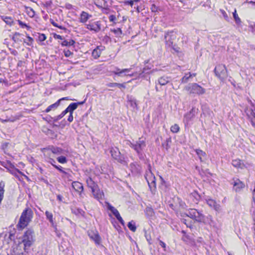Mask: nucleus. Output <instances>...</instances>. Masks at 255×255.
Instances as JSON below:
<instances>
[{
  "label": "nucleus",
  "mask_w": 255,
  "mask_h": 255,
  "mask_svg": "<svg viewBox=\"0 0 255 255\" xmlns=\"http://www.w3.org/2000/svg\"><path fill=\"white\" fill-rule=\"evenodd\" d=\"M186 215L197 222H203L209 225H211L213 222L211 216L209 215L205 217L203 214L195 209H190Z\"/></svg>",
  "instance_id": "f257e3e1"
},
{
  "label": "nucleus",
  "mask_w": 255,
  "mask_h": 255,
  "mask_svg": "<svg viewBox=\"0 0 255 255\" xmlns=\"http://www.w3.org/2000/svg\"><path fill=\"white\" fill-rule=\"evenodd\" d=\"M33 217V212L30 208L25 209L21 213L17 225L18 228L23 229L31 222Z\"/></svg>",
  "instance_id": "f03ea898"
},
{
  "label": "nucleus",
  "mask_w": 255,
  "mask_h": 255,
  "mask_svg": "<svg viewBox=\"0 0 255 255\" xmlns=\"http://www.w3.org/2000/svg\"><path fill=\"white\" fill-rule=\"evenodd\" d=\"M35 241V235L33 230L28 229L22 238V243L24 245V249L26 251L32 245Z\"/></svg>",
  "instance_id": "7ed1b4c3"
},
{
  "label": "nucleus",
  "mask_w": 255,
  "mask_h": 255,
  "mask_svg": "<svg viewBox=\"0 0 255 255\" xmlns=\"http://www.w3.org/2000/svg\"><path fill=\"white\" fill-rule=\"evenodd\" d=\"M128 142V145L132 148L137 153L140 158H143L142 151L146 146L145 139L143 137H139L135 143Z\"/></svg>",
  "instance_id": "20e7f679"
},
{
  "label": "nucleus",
  "mask_w": 255,
  "mask_h": 255,
  "mask_svg": "<svg viewBox=\"0 0 255 255\" xmlns=\"http://www.w3.org/2000/svg\"><path fill=\"white\" fill-rule=\"evenodd\" d=\"M185 90L190 94L202 95L205 94V90L196 83L189 84Z\"/></svg>",
  "instance_id": "39448f33"
},
{
  "label": "nucleus",
  "mask_w": 255,
  "mask_h": 255,
  "mask_svg": "<svg viewBox=\"0 0 255 255\" xmlns=\"http://www.w3.org/2000/svg\"><path fill=\"white\" fill-rule=\"evenodd\" d=\"M214 71L216 76L222 81L226 79L228 76L226 67L224 65L219 64L217 65L215 67Z\"/></svg>",
  "instance_id": "423d86ee"
},
{
  "label": "nucleus",
  "mask_w": 255,
  "mask_h": 255,
  "mask_svg": "<svg viewBox=\"0 0 255 255\" xmlns=\"http://www.w3.org/2000/svg\"><path fill=\"white\" fill-rule=\"evenodd\" d=\"M145 177L151 191L153 193L155 192L156 188L155 177L150 169L146 172Z\"/></svg>",
  "instance_id": "0eeeda50"
},
{
  "label": "nucleus",
  "mask_w": 255,
  "mask_h": 255,
  "mask_svg": "<svg viewBox=\"0 0 255 255\" xmlns=\"http://www.w3.org/2000/svg\"><path fill=\"white\" fill-rule=\"evenodd\" d=\"M110 152L112 156L118 161L123 164L126 165L127 162L125 160L124 157L121 155L119 149L117 147H112L111 148Z\"/></svg>",
  "instance_id": "6e6552de"
},
{
  "label": "nucleus",
  "mask_w": 255,
  "mask_h": 255,
  "mask_svg": "<svg viewBox=\"0 0 255 255\" xmlns=\"http://www.w3.org/2000/svg\"><path fill=\"white\" fill-rule=\"evenodd\" d=\"M198 109L193 108L189 113L184 115V122L188 125L189 123L193 119L195 115L198 113Z\"/></svg>",
  "instance_id": "1a4fd4ad"
},
{
  "label": "nucleus",
  "mask_w": 255,
  "mask_h": 255,
  "mask_svg": "<svg viewBox=\"0 0 255 255\" xmlns=\"http://www.w3.org/2000/svg\"><path fill=\"white\" fill-rule=\"evenodd\" d=\"M88 234L90 238L93 240L96 244H100L101 242V239L97 230H90L88 232Z\"/></svg>",
  "instance_id": "9d476101"
},
{
  "label": "nucleus",
  "mask_w": 255,
  "mask_h": 255,
  "mask_svg": "<svg viewBox=\"0 0 255 255\" xmlns=\"http://www.w3.org/2000/svg\"><path fill=\"white\" fill-rule=\"evenodd\" d=\"M86 28L91 31H94L95 32H98L101 30V23L100 21H98L93 23H89L86 25Z\"/></svg>",
  "instance_id": "9b49d317"
},
{
  "label": "nucleus",
  "mask_w": 255,
  "mask_h": 255,
  "mask_svg": "<svg viewBox=\"0 0 255 255\" xmlns=\"http://www.w3.org/2000/svg\"><path fill=\"white\" fill-rule=\"evenodd\" d=\"M175 38L176 35L173 32L166 34L165 35L166 45L168 47H172L173 44V41Z\"/></svg>",
  "instance_id": "f8f14e48"
},
{
  "label": "nucleus",
  "mask_w": 255,
  "mask_h": 255,
  "mask_svg": "<svg viewBox=\"0 0 255 255\" xmlns=\"http://www.w3.org/2000/svg\"><path fill=\"white\" fill-rule=\"evenodd\" d=\"M247 116L250 119L252 126L255 128V113L253 109L247 108L245 111Z\"/></svg>",
  "instance_id": "ddd939ff"
},
{
  "label": "nucleus",
  "mask_w": 255,
  "mask_h": 255,
  "mask_svg": "<svg viewBox=\"0 0 255 255\" xmlns=\"http://www.w3.org/2000/svg\"><path fill=\"white\" fill-rule=\"evenodd\" d=\"M233 186L234 189L236 192L241 191L245 187V184L238 179L234 180Z\"/></svg>",
  "instance_id": "4468645a"
},
{
  "label": "nucleus",
  "mask_w": 255,
  "mask_h": 255,
  "mask_svg": "<svg viewBox=\"0 0 255 255\" xmlns=\"http://www.w3.org/2000/svg\"><path fill=\"white\" fill-rule=\"evenodd\" d=\"M86 101V99L83 101L73 103L70 104L69 106L66 109L67 113H73V111L77 109L78 106L83 105Z\"/></svg>",
  "instance_id": "2eb2a0df"
},
{
  "label": "nucleus",
  "mask_w": 255,
  "mask_h": 255,
  "mask_svg": "<svg viewBox=\"0 0 255 255\" xmlns=\"http://www.w3.org/2000/svg\"><path fill=\"white\" fill-rule=\"evenodd\" d=\"M206 202L210 207L213 208L216 211H220L221 210V206L217 204L215 200L208 199L206 200Z\"/></svg>",
  "instance_id": "dca6fc26"
},
{
  "label": "nucleus",
  "mask_w": 255,
  "mask_h": 255,
  "mask_svg": "<svg viewBox=\"0 0 255 255\" xmlns=\"http://www.w3.org/2000/svg\"><path fill=\"white\" fill-rule=\"evenodd\" d=\"M127 106L130 107L133 110H137V103L132 97H128Z\"/></svg>",
  "instance_id": "f3484780"
},
{
  "label": "nucleus",
  "mask_w": 255,
  "mask_h": 255,
  "mask_svg": "<svg viewBox=\"0 0 255 255\" xmlns=\"http://www.w3.org/2000/svg\"><path fill=\"white\" fill-rule=\"evenodd\" d=\"M73 188L77 192L81 194L83 191V186L82 183L78 181H74L72 184Z\"/></svg>",
  "instance_id": "a211bd4d"
},
{
  "label": "nucleus",
  "mask_w": 255,
  "mask_h": 255,
  "mask_svg": "<svg viewBox=\"0 0 255 255\" xmlns=\"http://www.w3.org/2000/svg\"><path fill=\"white\" fill-rule=\"evenodd\" d=\"M47 154H49V152H50L56 155H60L63 153V150L60 147L52 146L47 149Z\"/></svg>",
  "instance_id": "6ab92c4d"
},
{
  "label": "nucleus",
  "mask_w": 255,
  "mask_h": 255,
  "mask_svg": "<svg viewBox=\"0 0 255 255\" xmlns=\"http://www.w3.org/2000/svg\"><path fill=\"white\" fill-rule=\"evenodd\" d=\"M131 69L130 68H126V69H123L121 70L120 69L118 68H116L115 71H113V72L116 75H118L120 77H123V75H122V73H125V75H128L127 73H129Z\"/></svg>",
  "instance_id": "aec40b11"
},
{
  "label": "nucleus",
  "mask_w": 255,
  "mask_h": 255,
  "mask_svg": "<svg viewBox=\"0 0 255 255\" xmlns=\"http://www.w3.org/2000/svg\"><path fill=\"white\" fill-rule=\"evenodd\" d=\"M92 193L94 197L98 200L102 199L104 196L103 192L98 189V187L95 188L94 192H92Z\"/></svg>",
  "instance_id": "412c9836"
},
{
  "label": "nucleus",
  "mask_w": 255,
  "mask_h": 255,
  "mask_svg": "<svg viewBox=\"0 0 255 255\" xmlns=\"http://www.w3.org/2000/svg\"><path fill=\"white\" fill-rule=\"evenodd\" d=\"M130 168L132 173L134 174L139 173L140 172L141 168L140 166L135 163H131L130 164Z\"/></svg>",
  "instance_id": "4be33fe9"
},
{
  "label": "nucleus",
  "mask_w": 255,
  "mask_h": 255,
  "mask_svg": "<svg viewBox=\"0 0 255 255\" xmlns=\"http://www.w3.org/2000/svg\"><path fill=\"white\" fill-rule=\"evenodd\" d=\"M107 205L108 209L110 210L113 215L116 217L117 219L119 216H120V214L117 209L112 206L110 203H106Z\"/></svg>",
  "instance_id": "5701e85b"
},
{
  "label": "nucleus",
  "mask_w": 255,
  "mask_h": 255,
  "mask_svg": "<svg viewBox=\"0 0 255 255\" xmlns=\"http://www.w3.org/2000/svg\"><path fill=\"white\" fill-rule=\"evenodd\" d=\"M91 16L87 12L82 11L80 14V21L82 23H85Z\"/></svg>",
  "instance_id": "b1692460"
},
{
  "label": "nucleus",
  "mask_w": 255,
  "mask_h": 255,
  "mask_svg": "<svg viewBox=\"0 0 255 255\" xmlns=\"http://www.w3.org/2000/svg\"><path fill=\"white\" fill-rule=\"evenodd\" d=\"M87 183L88 186L91 189L92 192H94L95 188H96L98 186L94 182V181L91 178H89L87 179Z\"/></svg>",
  "instance_id": "393cba45"
},
{
  "label": "nucleus",
  "mask_w": 255,
  "mask_h": 255,
  "mask_svg": "<svg viewBox=\"0 0 255 255\" xmlns=\"http://www.w3.org/2000/svg\"><path fill=\"white\" fill-rule=\"evenodd\" d=\"M64 99H65L64 98H63L61 99H60L57 102H56L55 103L52 104L50 106H49V107H48V108L45 110V112L48 113L50 111H51V110H54L56 109L59 106L60 101L64 100Z\"/></svg>",
  "instance_id": "a878e982"
},
{
  "label": "nucleus",
  "mask_w": 255,
  "mask_h": 255,
  "mask_svg": "<svg viewBox=\"0 0 255 255\" xmlns=\"http://www.w3.org/2000/svg\"><path fill=\"white\" fill-rule=\"evenodd\" d=\"M12 40L16 43L22 42L23 38L22 35L19 33L15 32L12 36Z\"/></svg>",
  "instance_id": "bb28decb"
},
{
  "label": "nucleus",
  "mask_w": 255,
  "mask_h": 255,
  "mask_svg": "<svg viewBox=\"0 0 255 255\" xmlns=\"http://www.w3.org/2000/svg\"><path fill=\"white\" fill-rule=\"evenodd\" d=\"M196 74H191L190 73H188L185 74L184 76L182 78V83H186L189 81L193 78L195 77Z\"/></svg>",
  "instance_id": "cd10ccee"
},
{
  "label": "nucleus",
  "mask_w": 255,
  "mask_h": 255,
  "mask_svg": "<svg viewBox=\"0 0 255 255\" xmlns=\"http://www.w3.org/2000/svg\"><path fill=\"white\" fill-rule=\"evenodd\" d=\"M170 81V79L168 77L163 76L159 78L158 79V83L161 85L163 86L167 84Z\"/></svg>",
  "instance_id": "c85d7f7f"
},
{
  "label": "nucleus",
  "mask_w": 255,
  "mask_h": 255,
  "mask_svg": "<svg viewBox=\"0 0 255 255\" xmlns=\"http://www.w3.org/2000/svg\"><path fill=\"white\" fill-rule=\"evenodd\" d=\"M196 152L197 154L198 155L200 161H203L205 159V157L206 155V153L204 151H203L200 149H196Z\"/></svg>",
  "instance_id": "c756f323"
},
{
  "label": "nucleus",
  "mask_w": 255,
  "mask_h": 255,
  "mask_svg": "<svg viewBox=\"0 0 255 255\" xmlns=\"http://www.w3.org/2000/svg\"><path fill=\"white\" fill-rule=\"evenodd\" d=\"M101 50L99 47H97L93 51L92 56L95 59L98 58L101 54Z\"/></svg>",
  "instance_id": "7c9ffc66"
},
{
  "label": "nucleus",
  "mask_w": 255,
  "mask_h": 255,
  "mask_svg": "<svg viewBox=\"0 0 255 255\" xmlns=\"http://www.w3.org/2000/svg\"><path fill=\"white\" fill-rule=\"evenodd\" d=\"M45 215L46 217V219L49 221L51 225L53 226L54 224V222L53 220V214H52V213L48 211H46L45 212Z\"/></svg>",
  "instance_id": "2f4dec72"
},
{
  "label": "nucleus",
  "mask_w": 255,
  "mask_h": 255,
  "mask_svg": "<svg viewBox=\"0 0 255 255\" xmlns=\"http://www.w3.org/2000/svg\"><path fill=\"white\" fill-rule=\"evenodd\" d=\"M96 4L100 7L108 6L107 1L105 0H96Z\"/></svg>",
  "instance_id": "473e14b6"
},
{
  "label": "nucleus",
  "mask_w": 255,
  "mask_h": 255,
  "mask_svg": "<svg viewBox=\"0 0 255 255\" xmlns=\"http://www.w3.org/2000/svg\"><path fill=\"white\" fill-rule=\"evenodd\" d=\"M27 45L32 46L34 41L33 39L29 36H27L26 39H23V41Z\"/></svg>",
  "instance_id": "72a5a7b5"
},
{
  "label": "nucleus",
  "mask_w": 255,
  "mask_h": 255,
  "mask_svg": "<svg viewBox=\"0 0 255 255\" xmlns=\"http://www.w3.org/2000/svg\"><path fill=\"white\" fill-rule=\"evenodd\" d=\"M128 227L129 228V229L132 232H134L136 230V227L135 223L133 221H131L128 222Z\"/></svg>",
  "instance_id": "f704fd0d"
},
{
  "label": "nucleus",
  "mask_w": 255,
  "mask_h": 255,
  "mask_svg": "<svg viewBox=\"0 0 255 255\" xmlns=\"http://www.w3.org/2000/svg\"><path fill=\"white\" fill-rule=\"evenodd\" d=\"M232 165L236 167L242 168V161L240 159H235L232 161Z\"/></svg>",
  "instance_id": "c9c22d12"
},
{
  "label": "nucleus",
  "mask_w": 255,
  "mask_h": 255,
  "mask_svg": "<svg viewBox=\"0 0 255 255\" xmlns=\"http://www.w3.org/2000/svg\"><path fill=\"white\" fill-rule=\"evenodd\" d=\"M179 127L177 124H174V125L172 126L170 128V130L173 133H177L179 130Z\"/></svg>",
  "instance_id": "e433bc0d"
},
{
  "label": "nucleus",
  "mask_w": 255,
  "mask_h": 255,
  "mask_svg": "<svg viewBox=\"0 0 255 255\" xmlns=\"http://www.w3.org/2000/svg\"><path fill=\"white\" fill-rule=\"evenodd\" d=\"M57 160L59 163L62 164L66 163L67 162V158L64 156H60L58 157L57 158Z\"/></svg>",
  "instance_id": "4c0bfd02"
},
{
  "label": "nucleus",
  "mask_w": 255,
  "mask_h": 255,
  "mask_svg": "<svg viewBox=\"0 0 255 255\" xmlns=\"http://www.w3.org/2000/svg\"><path fill=\"white\" fill-rule=\"evenodd\" d=\"M26 12L27 14L31 17H33L35 15L34 11L30 7L26 8Z\"/></svg>",
  "instance_id": "58836bf2"
},
{
  "label": "nucleus",
  "mask_w": 255,
  "mask_h": 255,
  "mask_svg": "<svg viewBox=\"0 0 255 255\" xmlns=\"http://www.w3.org/2000/svg\"><path fill=\"white\" fill-rule=\"evenodd\" d=\"M111 31L114 32L117 36L120 37L122 34V31L120 28L111 29Z\"/></svg>",
  "instance_id": "ea45409f"
},
{
  "label": "nucleus",
  "mask_w": 255,
  "mask_h": 255,
  "mask_svg": "<svg viewBox=\"0 0 255 255\" xmlns=\"http://www.w3.org/2000/svg\"><path fill=\"white\" fill-rule=\"evenodd\" d=\"M233 17L235 19L236 22L237 24L240 23L241 22V19L240 18V17L238 16V14H237L236 9H235L234 12H233Z\"/></svg>",
  "instance_id": "a19ab883"
},
{
  "label": "nucleus",
  "mask_w": 255,
  "mask_h": 255,
  "mask_svg": "<svg viewBox=\"0 0 255 255\" xmlns=\"http://www.w3.org/2000/svg\"><path fill=\"white\" fill-rule=\"evenodd\" d=\"M17 119H18V118L17 117H12L10 118H7L5 120H3V119H0V121L2 123H4V122H13Z\"/></svg>",
  "instance_id": "79ce46f5"
},
{
  "label": "nucleus",
  "mask_w": 255,
  "mask_h": 255,
  "mask_svg": "<svg viewBox=\"0 0 255 255\" xmlns=\"http://www.w3.org/2000/svg\"><path fill=\"white\" fill-rule=\"evenodd\" d=\"M75 43V41L73 40H70L69 41H68L67 40L64 41L62 45L63 46H69V45H73Z\"/></svg>",
  "instance_id": "37998d69"
},
{
  "label": "nucleus",
  "mask_w": 255,
  "mask_h": 255,
  "mask_svg": "<svg viewBox=\"0 0 255 255\" xmlns=\"http://www.w3.org/2000/svg\"><path fill=\"white\" fill-rule=\"evenodd\" d=\"M67 113V112L66 111V110L65 109L64 111H63L62 112V113L59 115V116H58L57 117H56V120H60L61 119V118H62Z\"/></svg>",
  "instance_id": "c03bdc74"
},
{
  "label": "nucleus",
  "mask_w": 255,
  "mask_h": 255,
  "mask_svg": "<svg viewBox=\"0 0 255 255\" xmlns=\"http://www.w3.org/2000/svg\"><path fill=\"white\" fill-rule=\"evenodd\" d=\"M18 23L19 25H20L22 28L26 27L27 29L29 28V26H28V25H27L26 24L24 23L23 22H22L21 21H20L19 20H18Z\"/></svg>",
  "instance_id": "a18cd8bd"
},
{
  "label": "nucleus",
  "mask_w": 255,
  "mask_h": 255,
  "mask_svg": "<svg viewBox=\"0 0 255 255\" xmlns=\"http://www.w3.org/2000/svg\"><path fill=\"white\" fill-rule=\"evenodd\" d=\"M51 23L55 27H58L59 28L61 29H64V28L62 26L58 25L55 22H54L53 20H51Z\"/></svg>",
  "instance_id": "49530a36"
},
{
  "label": "nucleus",
  "mask_w": 255,
  "mask_h": 255,
  "mask_svg": "<svg viewBox=\"0 0 255 255\" xmlns=\"http://www.w3.org/2000/svg\"><path fill=\"white\" fill-rule=\"evenodd\" d=\"M48 162L50 163L51 165H52L53 166L54 165H55L54 163L56 162L54 159H53L52 158H51L50 157H48Z\"/></svg>",
  "instance_id": "de8ad7c7"
},
{
  "label": "nucleus",
  "mask_w": 255,
  "mask_h": 255,
  "mask_svg": "<svg viewBox=\"0 0 255 255\" xmlns=\"http://www.w3.org/2000/svg\"><path fill=\"white\" fill-rule=\"evenodd\" d=\"M54 167L56 168L57 169H58L60 172L63 173H64V174H67V173L64 171V170H62V168L61 166H58L57 165H54Z\"/></svg>",
  "instance_id": "09e8293b"
},
{
  "label": "nucleus",
  "mask_w": 255,
  "mask_h": 255,
  "mask_svg": "<svg viewBox=\"0 0 255 255\" xmlns=\"http://www.w3.org/2000/svg\"><path fill=\"white\" fill-rule=\"evenodd\" d=\"M46 38V37L45 34H41L39 36V40L41 41H44Z\"/></svg>",
  "instance_id": "8fccbe9b"
},
{
  "label": "nucleus",
  "mask_w": 255,
  "mask_h": 255,
  "mask_svg": "<svg viewBox=\"0 0 255 255\" xmlns=\"http://www.w3.org/2000/svg\"><path fill=\"white\" fill-rule=\"evenodd\" d=\"M117 220L120 222V223L123 225V226H125V222L123 220V219H122V218L121 217V216H119L118 218H117Z\"/></svg>",
  "instance_id": "3c124183"
},
{
  "label": "nucleus",
  "mask_w": 255,
  "mask_h": 255,
  "mask_svg": "<svg viewBox=\"0 0 255 255\" xmlns=\"http://www.w3.org/2000/svg\"><path fill=\"white\" fill-rule=\"evenodd\" d=\"M151 10L152 12H155L157 10V7L154 4H152L151 7Z\"/></svg>",
  "instance_id": "603ef678"
},
{
  "label": "nucleus",
  "mask_w": 255,
  "mask_h": 255,
  "mask_svg": "<svg viewBox=\"0 0 255 255\" xmlns=\"http://www.w3.org/2000/svg\"><path fill=\"white\" fill-rule=\"evenodd\" d=\"M73 113H70V115L68 117V121L69 122H71L73 121V115H72Z\"/></svg>",
  "instance_id": "864d4df0"
},
{
  "label": "nucleus",
  "mask_w": 255,
  "mask_h": 255,
  "mask_svg": "<svg viewBox=\"0 0 255 255\" xmlns=\"http://www.w3.org/2000/svg\"><path fill=\"white\" fill-rule=\"evenodd\" d=\"M4 191L0 190V203L3 198Z\"/></svg>",
  "instance_id": "5fc2aeb1"
},
{
  "label": "nucleus",
  "mask_w": 255,
  "mask_h": 255,
  "mask_svg": "<svg viewBox=\"0 0 255 255\" xmlns=\"http://www.w3.org/2000/svg\"><path fill=\"white\" fill-rule=\"evenodd\" d=\"M221 11L222 13L223 14V16L224 17V18L226 19H227L228 18V15L226 13V12L224 10H221Z\"/></svg>",
  "instance_id": "6e6d98bb"
},
{
  "label": "nucleus",
  "mask_w": 255,
  "mask_h": 255,
  "mask_svg": "<svg viewBox=\"0 0 255 255\" xmlns=\"http://www.w3.org/2000/svg\"><path fill=\"white\" fill-rule=\"evenodd\" d=\"M110 21H114L116 20V16L114 15H111L109 17Z\"/></svg>",
  "instance_id": "4d7b16f0"
},
{
  "label": "nucleus",
  "mask_w": 255,
  "mask_h": 255,
  "mask_svg": "<svg viewBox=\"0 0 255 255\" xmlns=\"http://www.w3.org/2000/svg\"><path fill=\"white\" fill-rule=\"evenodd\" d=\"M4 183L1 181L0 182V190L4 191Z\"/></svg>",
  "instance_id": "13d9d810"
},
{
  "label": "nucleus",
  "mask_w": 255,
  "mask_h": 255,
  "mask_svg": "<svg viewBox=\"0 0 255 255\" xmlns=\"http://www.w3.org/2000/svg\"><path fill=\"white\" fill-rule=\"evenodd\" d=\"M159 245L164 249V251L165 250V248H166V245L165 244L162 242V241H159Z\"/></svg>",
  "instance_id": "bf43d9fd"
},
{
  "label": "nucleus",
  "mask_w": 255,
  "mask_h": 255,
  "mask_svg": "<svg viewBox=\"0 0 255 255\" xmlns=\"http://www.w3.org/2000/svg\"><path fill=\"white\" fill-rule=\"evenodd\" d=\"M71 54L72 53L69 50L65 52V55L66 57H69Z\"/></svg>",
  "instance_id": "052dcab7"
},
{
  "label": "nucleus",
  "mask_w": 255,
  "mask_h": 255,
  "mask_svg": "<svg viewBox=\"0 0 255 255\" xmlns=\"http://www.w3.org/2000/svg\"><path fill=\"white\" fill-rule=\"evenodd\" d=\"M6 20H5V22L8 24H10L12 22V20L10 18H6Z\"/></svg>",
  "instance_id": "680f3d73"
},
{
  "label": "nucleus",
  "mask_w": 255,
  "mask_h": 255,
  "mask_svg": "<svg viewBox=\"0 0 255 255\" xmlns=\"http://www.w3.org/2000/svg\"><path fill=\"white\" fill-rule=\"evenodd\" d=\"M183 222L186 225V226L187 227H189L190 228H191V226H192V225L191 223H189V224H187L186 222V220H183Z\"/></svg>",
  "instance_id": "e2e57ef3"
},
{
  "label": "nucleus",
  "mask_w": 255,
  "mask_h": 255,
  "mask_svg": "<svg viewBox=\"0 0 255 255\" xmlns=\"http://www.w3.org/2000/svg\"><path fill=\"white\" fill-rule=\"evenodd\" d=\"M128 75H125V73H122V75H123V77L124 76H129L130 77H132V76H133L134 75V73H132V74H129V73H127Z\"/></svg>",
  "instance_id": "0e129e2a"
},
{
  "label": "nucleus",
  "mask_w": 255,
  "mask_h": 255,
  "mask_svg": "<svg viewBox=\"0 0 255 255\" xmlns=\"http://www.w3.org/2000/svg\"><path fill=\"white\" fill-rule=\"evenodd\" d=\"M248 102L251 104V105L253 107H254L255 104V101H254L253 102L252 100H250L249 99H248Z\"/></svg>",
  "instance_id": "69168bd1"
},
{
  "label": "nucleus",
  "mask_w": 255,
  "mask_h": 255,
  "mask_svg": "<svg viewBox=\"0 0 255 255\" xmlns=\"http://www.w3.org/2000/svg\"><path fill=\"white\" fill-rule=\"evenodd\" d=\"M57 198L60 202L62 201V196H61L60 195H58L57 196Z\"/></svg>",
  "instance_id": "338daca9"
},
{
  "label": "nucleus",
  "mask_w": 255,
  "mask_h": 255,
  "mask_svg": "<svg viewBox=\"0 0 255 255\" xmlns=\"http://www.w3.org/2000/svg\"><path fill=\"white\" fill-rule=\"evenodd\" d=\"M248 3L255 5V0L248 1Z\"/></svg>",
  "instance_id": "774afa93"
}]
</instances>
